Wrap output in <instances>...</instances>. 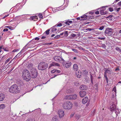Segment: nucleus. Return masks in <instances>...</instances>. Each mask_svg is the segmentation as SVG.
<instances>
[{
    "instance_id": "412c9836",
    "label": "nucleus",
    "mask_w": 121,
    "mask_h": 121,
    "mask_svg": "<svg viewBox=\"0 0 121 121\" xmlns=\"http://www.w3.org/2000/svg\"><path fill=\"white\" fill-rule=\"evenodd\" d=\"M77 96L76 94L73 95H71V100L75 99L77 98Z\"/></svg>"
},
{
    "instance_id": "f3484780",
    "label": "nucleus",
    "mask_w": 121,
    "mask_h": 121,
    "mask_svg": "<svg viewBox=\"0 0 121 121\" xmlns=\"http://www.w3.org/2000/svg\"><path fill=\"white\" fill-rule=\"evenodd\" d=\"M88 100V98L87 97H86L82 99V102L83 104H84L87 102Z\"/></svg>"
},
{
    "instance_id": "1a4fd4ad",
    "label": "nucleus",
    "mask_w": 121,
    "mask_h": 121,
    "mask_svg": "<svg viewBox=\"0 0 121 121\" xmlns=\"http://www.w3.org/2000/svg\"><path fill=\"white\" fill-rule=\"evenodd\" d=\"M58 114L60 118L62 117L64 115V112L62 110L60 109L58 111Z\"/></svg>"
},
{
    "instance_id": "a878e982",
    "label": "nucleus",
    "mask_w": 121,
    "mask_h": 121,
    "mask_svg": "<svg viewBox=\"0 0 121 121\" xmlns=\"http://www.w3.org/2000/svg\"><path fill=\"white\" fill-rule=\"evenodd\" d=\"M65 99H70L71 100V95L66 96L65 98Z\"/></svg>"
},
{
    "instance_id": "603ef678",
    "label": "nucleus",
    "mask_w": 121,
    "mask_h": 121,
    "mask_svg": "<svg viewBox=\"0 0 121 121\" xmlns=\"http://www.w3.org/2000/svg\"><path fill=\"white\" fill-rule=\"evenodd\" d=\"M8 29H7V28H5V29H3V31H4V32L7 31H8Z\"/></svg>"
},
{
    "instance_id": "6e6d98bb",
    "label": "nucleus",
    "mask_w": 121,
    "mask_h": 121,
    "mask_svg": "<svg viewBox=\"0 0 121 121\" xmlns=\"http://www.w3.org/2000/svg\"><path fill=\"white\" fill-rule=\"evenodd\" d=\"M3 49V46H0V52H1L2 51V49Z\"/></svg>"
},
{
    "instance_id": "a19ab883",
    "label": "nucleus",
    "mask_w": 121,
    "mask_h": 121,
    "mask_svg": "<svg viewBox=\"0 0 121 121\" xmlns=\"http://www.w3.org/2000/svg\"><path fill=\"white\" fill-rule=\"evenodd\" d=\"M26 121H35L34 119L30 118L28 119Z\"/></svg>"
},
{
    "instance_id": "4c0bfd02",
    "label": "nucleus",
    "mask_w": 121,
    "mask_h": 121,
    "mask_svg": "<svg viewBox=\"0 0 121 121\" xmlns=\"http://www.w3.org/2000/svg\"><path fill=\"white\" fill-rule=\"evenodd\" d=\"M76 35L75 34H74L73 33L71 35V36L73 37H75Z\"/></svg>"
},
{
    "instance_id": "4be33fe9",
    "label": "nucleus",
    "mask_w": 121,
    "mask_h": 121,
    "mask_svg": "<svg viewBox=\"0 0 121 121\" xmlns=\"http://www.w3.org/2000/svg\"><path fill=\"white\" fill-rule=\"evenodd\" d=\"M72 21H71L69 20H68L67 21L65 22V23L67 25H69L70 23H72Z\"/></svg>"
},
{
    "instance_id": "c03bdc74",
    "label": "nucleus",
    "mask_w": 121,
    "mask_h": 121,
    "mask_svg": "<svg viewBox=\"0 0 121 121\" xmlns=\"http://www.w3.org/2000/svg\"><path fill=\"white\" fill-rule=\"evenodd\" d=\"M104 27L103 26H101L99 28V29L100 30H102L104 29Z\"/></svg>"
},
{
    "instance_id": "338daca9",
    "label": "nucleus",
    "mask_w": 121,
    "mask_h": 121,
    "mask_svg": "<svg viewBox=\"0 0 121 121\" xmlns=\"http://www.w3.org/2000/svg\"><path fill=\"white\" fill-rule=\"evenodd\" d=\"M39 38L38 37H36L35 39V40H39Z\"/></svg>"
},
{
    "instance_id": "e2e57ef3",
    "label": "nucleus",
    "mask_w": 121,
    "mask_h": 121,
    "mask_svg": "<svg viewBox=\"0 0 121 121\" xmlns=\"http://www.w3.org/2000/svg\"><path fill=\"white\" fill-rule=\"evenodd\" d=\"M120 9H121V8H117L116 9L117 11L118 12V11H119L120 10Z\"/></svg>"
},
{
    "instance_id": "9d476101",
    "label": "nucleus",
    "mask_w": 121,
    "mask_h": 121,
    "mask_svg": "<svg viewBox=\"0 0 121 121\" xmlns=\"http://www.w3.org/2000/svg\"><path fill=\"white\" fill-rule=\"evenodd\" d=\"M86 93L84 91H81L79 92L80 95L81 97H83L86 95Z\"/></svg>"
},
{
    "instance_id": "774afa93",
    "label": "nucleus",
    "mask_w": 121,
    "mask_h": 121,
    "mask_svg": "<svg viewBox=\"0 0 121 121\" xmlns=\"http://www.w3.org/2000/svg\"><path fill=\"white\" fill-rule=\"evenodd\" d=\"M95 13L96 14H99V13L98 11H97L95 12Z\"/></svg>"
},
{
    "instance_id": "37998d69",
    "label": "nucleus",
    "mask_w": 121,
    "mask_h": 121,
    "mask_svg": "<svg viewBox=\"0 0 121 121\" xmlns=\"http://www.w3.org/2000/svg\"><path fill=\"white\" fill-rule=\"evenodd\" d=\"M105 72L106 73H108L109 72L110 70H108L107 69H106L105 70Z\"/></svg>"
},
{
    "instance_id": "cd10ccee",
    "label": "nucleus",
    "mask_w": 121,
    "mask_h": 121,
    "mask_svg": "<svg viewBox=\"0 0 121 121\" xmlns=\"http://www.w3.org/2000/svg\"><path fill=\"white\" fill-rule=\"evenodd\" d=\"M5 107L4 104H2L0 105V108L1 109H3L5 108Z\"/></svg>"
},
{
    "instance_id": "ddd939ff",
    "label": "nucleus",
    "mask_w": 121,
    "mask_h": 121,
    "mask_svg": "<svg viewBox=\"0 0 121 121\" xmlns=\"http://www.w3.org/2000/svg\"><path fill=\"white\" fill-rule=\"evenodd\" d=\"M116 108V107L115 104H112V105L110 106V110L112 111H114Z\"/></svg>"
},
{
    "instance_id": "423d86ee",
    "label": "nucleus",
    "mask_w": 121,
    "mask_h": 121,
    "mask_svg": "<svg viewBox=\"0 0 121 121\" xmlns=\"http://www.w3.org/2000/svg\"><path fill=\"white\" fill-rule=\"evenodd\" d=\"M62 65L64 67L68 68L71 66L72 63L69 61H64L62 63Z\"/></svg>"
},
{
    "instance_id": "39448f33",
    "label": "nucleus",
    "mask_w": 121,
    "mask_h": 121,
    "mask_svg": "<svg viewBox=\"0 0 121 121\" xmlns=\"http://www.w3.org/2000/svg\"><path fill=\"white\" fill-rule=\"evenodd\" d=\"M31 77L33 78H36L37 76V71L35 68H32L30 70Z\"/></svg>"
},
{
    "instance_id": "c85d7f7f",
    "label": "nucleus",
    "mask_w": 121,
    "mask_h": 121,
    "mask_svg": "<svg viewBox=\"0 0 121 121\" xmlns=\"http://www.w3.org/2000/svg\"><path fill=\"white\" fill-rule=\"evenodd\" d=\"M50 30V29H48L46 30L45 32L44 33V34H46L47 35H48L49 34V31Z\"/></svg>"
},
{
    "instance_id": "79ce46f5",
    "label": "nucleus",
    "mask_w": 121,
    "mask_h": 121,
    "mask_svg": "<svg viewBox=\"0 0 121 121\" xmlns=\"http://www.w3.org/2000/svg\"><path fill=\"white\" fill-rule=\"evenodd\" d=\"M39 16V17L40 18H41L43 19V16L42 14H39L38 15Z\"/></svg>"
},
{
    "instance_id": "bb28decb",
    "label": "nucleus",
    "mask_w": 121,
    "mask_h": 121,
    "mask_svg": "<svg viewBox=\"0 0 121 121\" xmlns=\"http://www.w3.org/2000/svg\"><path fill=\"white\" fill-rule=\"evenodd\" d=\"M100 14L102 15H104L106 14V13L104 12V10H101L100 11Z\"/></svg>"
},
{
    "instance_id": "4468645a",
    "label": "nucleus",
    "mask_w": 121,
    "mask_h": 121,
    "mask_svg": "<svg viewBox=\"0 0 121 121\" xmlns=\"http://www.w3.org/2000/svg\"><path fill=\"white\" fill-rule=\"evenodd\" d=\"M38 19V17L36 16H35L31 17L30 18L31 20H33L34 21H36Z\"/></svg>"
},
{
    "instance_id": "dca6fc26",
    "label": "nucleus",
    "mask_w": 121,
    "mask_h": 121,
    "mask_svg": "<svg viewBox=\"0 0 121 121\" xmlns=\"http://www.w3.org/2000/svg\"><path fill=\"white\" fill-rule=\"evenodd\" d=\"M56 27H57L55 25L50 28V29L51 30V31L52 32V33H53L56 30Z\"/></svg>"
},
{
    "instance_id": "473e14b6",
    "label": "nucleus",
    "mask_w": 121,
    "mask_h": 121,
    "mask_svg": "<svg viewBox=\"0 0 121 121\" xmlns=\"http://www.w3.org/2000/svg\"><path fill=\"white\" fill-rule=\"evenodd\" d=\"M74 85L75 86H78L79 84L78 82L77 81L75 82H74Z\"/></svg>"
},
{
    "instance_id": "2f4dec72",
    "label": "nucleus",
    "mask_w": 121,
    "mask_h": 121,
    "mask_svg": "<svg viewBox=\"0 0 121 121\" xmlns=\"http://www.w3.org/2000/svg\"><path fill=\"white\" fill-rule=\"evenodd\" d=\"M55 25V26H56V27H57V26L61 27L62 26V25L61 23H58L56 25Z\"/></svg>"
},
{
    "instance_id": "6e6552de",
    "label": "nucleus",
    "mask_w": 121,
    "mask_h": 121,
    "mask_svg": "<svg viewBox=\"0 0 121 121\" xmlns=\"http://www.w3.org/2000/svg\"><path fill=\"white\" fill-rule=\"evenodd\" d=\"M53 59L56 61L58 62H60L64 60V59L58 56H56L53 57Z\"/></svg>"
},
{
    "instance_id": "c756f323",
    "label": "nucleus",
    "mask_w": 121,
    "mask_h": 121,
    "mask_svg": "<svg viewBox=\"0 0 121 121\" xmlns=\"http://www.w3.org/2000/svg\"><path fill=\"white\" fill-rule=\"evenodd\" d=\"M12 58V57L8 58L7 60H5V64H7Z\"/></svg>"
},
{
    "instance_id": "bf43d9fd",
    "label": "nucleus",
    "mask_w": 121,
    "mask_h": 121,
    "mask_svg": "<svg viewBox=\"0 0 121 121\" xmlns=\"http://www.w3.org/2000/svg\"><path fill=\"white\" fill-rule=\"evenodd\" d=\"M72 50L74 52H77V50L76 49H72Z\"/></svg>"
},
{
    "instance_id": "5701e85b",
    "label": "nucleus",
    "mask_w": 121,
    "mask_h": 121,
    "mask_svg": "<svg viewBox=\"0 0 121 121\" xmlns=\"http://www.w3.org/2000/svg\"><path fill=\"white\" fill-rule=\"evenodd\" d=\"M60 66V65L59 64L56 63H53L52 64H51V66Z\"/></svg>"
},
{
    "instance_id": "58836bf2",
    "label": "nucleus",
    "mask_w": 121,
    "mask_h": 121,
    "mask_svg": "<svg viewBox=\"0 0 121 121\" xmlns=\"http://www.w3.org/2000/svg\"><path fill=\"white\" fill-rule=\"evenodd\" d=\"M19 49L14 50L12 51V52H16L17 51H19Z\"/></svg>"
},
{
    "instance_id": "f257e3e1",
    "label": "nucleus",
    "mask_w": 121,
    "mask_h": 121,
    "mask_svg": "<svg viewBox=\"0 0 121 121\" xmlns=\"http://www.w3.org/2000/svg\"><path fill=\"white\" fill-rule=\"evenodd\" d=\"M22 77L23 79L26 81H29L30 79V76L29 71L26 69L23 70L22 72Z\"/></svg>"
},
{
    "instance_id": "f03ea898",
    "label": "nucleus",
    "mask_w": 121,
    "mask_h": 121,
    "mask_svg": "<svg viewBox=\"0 0 121 121\" xmlns=\"http://www.w3.org/2000/svg\"><path fill=\"white\" fill-rule=\"evenodd\" d=\"M9 91L12 93H17L20 91L18 88V86L16 84H14L10 87L9 89Z\"/></svg>"
},
{
    "instance_id": "f8f14e48",
    "label": "nucleus",
    "mask_w": 121,
    "mask_h": 121,
    "mask_svg": "<svg viewBox=\"0 0 121 121\" xmlns=\"http://www.w3.org/2000/svg\"><path fill=\"white\" fill-rule=\"evenodd\" d=\"M5 98V95L2 93H0V101H3Z\"/></svg>"
},
{
    "instance_id": "7c9ffc66",
    "label": "nucleus",
    "mask_w": 121,
    "mask_h": 121,
    "mask_svg": "<svg viewBox=\"0 0 121 121\" xmlns=\"http://www.w3.org/2000/svg\"><path fill=\"white\" fill-rule=\"evenodd\" d=\"M67 93H70L72 92V91L71 89H68L67 90Z\"/></svg>"
},
{
    "instance_id": "a211bd4d",
    "label": "nucleus",
    "mask_w": 121,
    "mask_h": 121,
    "mask_svg": "<svg viewBox=\"0 0 121 121\" xmlns=\"http://www.w3.org/2000/svg\"><path fill=\"white\" fill-rule=\"evenodd\" d=\"M52 121H59L58 119L57 116H55L53 117Z\"/></svg>"
},
{
    "instance_id": "0eeeda50",
    "label": "nucleus",
    "mask_w": 121,
    "mask_h": 121,
    "mask_svg": "<svg viewBox=\"0 0 121 121\" xmlns=\"http://www.w3.org/2000/svg\"><path fill=\"white\" fill-rule=\"evenodd\" d=\"M113 29L112 28H107L105 31V33L108 35L110 36L113 34L112 31Z\"/></svg>"
},
{
    "instance_id": "393cba45",
    "label": "nucleus",
    "mask_w": 121,
    "mask_h": 121,
    "mask_svg": "<svg viewBox=\"0 0 121 121\" xmlns=\"http://www.w3.org/2000/svg\"><path fill=\"white\" fill-rule=\"evenodd\" d=\"M76 75L78 77L80 78L81 76V73L80 72H79V71H78L77 72H76Z\"/></svg>"
},
{
    "instance_id": "f704fd0d",
    "label": "nucleus",
    "mask_w": 121,
    "mask_h": 121,
    "mask_svg": "<svg viewBox=\"0 0 121 121\" xmlns=\"http://www.w3.org/2000/svg\"><path fill=\"white\" fill-rule=\"evenodd\" d=\"M68 31H65L64 32V35L65 36L67 37L68 36Z\"/></svg>"
},
{
    "instance_id": "0e129e2a",
    "label": "nucleus",
    "mask_w": 121,
    "mask_h": 121,
    "mask_svg": "<svg viewBox=\"0 0 121 121\" xmlns=\"http://www.w3.org/2000/svg\"><path fill=\"white\" fill-rule=\"evenodd\" d=\"M113 91H116V87H114L113 89Z\"/></svg>"
},
{
    "instance_id": "de8ad7c7",
    "label": "nucleus",
    "mask_w": 121,
    "mask_h": 121,
    "mask_svg": "<svg viewBox=\"0 0 121 121\" xmlns=\"http://www.w3.org/2000/svg\"><path fill=\"white\" fill-rule=\"evenodd\" d=\"M109 10L110 12H112L113 11V9L112 8H110L109 9Z\"/></svg>"
},
{
    "instance_id": "72a5a7b5",
    "label": "nucleus",
    "mask_w": 121,
    "mask_h": 121,
    "mask_svg": "<svg viewBox=\"0 0 121 121\" xmlns=\"http://www.w3.org/2000/svg\"><path fill=\"white\" fill-rule=\"evenodd\" d=\"M5 27H6L8 28L10 30H12L13 29V27H11L10 26H5Z\"/></svg>"
},
{
    "instance_id": "e433bc0d",
    "label": "nucleus",
    "mask_w": 121,
    "mask_h": 121,
    "mask_svg": "<svg viewBox=\"0 0 121 121\" xmlns=\"http://www.w3.org/2000/svg\"><path fill=\"white\" fill-rule=\"evenodd\" d=\"M76 117L77 118L79 119L80 117V116L79 114H76Z\"/></svg>"
},
{
    "instance_id": "aec40b11",
    "label": "nucleus",
    "mask_w": 121,
    "mask_h": 121,
    "mask_svg": "<svg viewBox=\"0 0 121 121\" xmlns=\"http://www.w3.org/2000/svg\"><path fill=\"white\" fill-rule=\"evenodd\" d=\"M28 48V47H27V45H26L20 51V52H24L25 51L27 50Z\"/></svg>"
},
{
    "instance_id": "13d9d810",
    "label": "nucleus",
    "mask_w": 121,
    "mask_h": 121,
    "mask_svg": "<svg viewBox=\"0 0 121 121\" xmlns=\"http://www.w3.org/2000/svg\"><path fill=\"white\" fill-rule=\"evenodd\" d=\"M102 47L104 48H105L106 47V46L105 44H102Z\"/></svg>"
},
{
    "instance_id": "5fc2aeb1",
    "label": "nucleus",
    "mask_w": 121,
    "mask_h": 121,
    "mask_svg": "<svg viewBox=\"0 0 121 121\" xmlns=\"http://www.w3.org/2000/svg\"><path fill=\"white\" fill-rule=\"evenodd\" d=\"M116 49L117 50L119 51H120V50H121V49H120V48L118 47L116 48Z\"/></svg>"
},
{
    "instance_id": "680f3d73",
    "label": "nucleus",
    "mask_w": 121,
    "mask_h": 121,
    "mask_svg": "<svg viewBox=\"0 0 121 121\" xmlns=\"http://www.w3.org/2000/svg\"><path fill=\"white\" fill-rule=\"evenodd\" d=\"M46 36H43L41 37V39H45L46 38Z\"/></svg>"
},
{
    "instance_id": "b1692460",
    "label": "nucleus",
    "mask_w": 121,
    "mask_h": 121,
    "mask_svg": "<svg viewBox=\"0 0 121 121\" xmlns=\"http://www.w3.org/2000/svg\"><path fill=\"white\" fill-rule=\"evenodd\" d=\"M87 16L86 15H83L81 17V18H83V19H81V21H82V20H86L87 19Z\"/></svg>"
},
{
    "instance_id": "8fccbe9b",
    "label": "nucleus",
    "mask_w": 121,
    "mask_h": 121,
    "mask_svg": "<svg viewBox=\"0 0 121 121\" xmlns=\"http://www.w3.org/2000/svg\"><path fill=\"white\" fill-rule=\"evenodd\" d=\"M3 49L4 51H8V49L7 48H3Z\"/></svg>"
},
{
    "instance_id": "9b49d317",
    "label": "nucleus",
    "mask_w": 121,
    "mask_h": 121,
    "mask_svg": "<svg viewBox=\"0 0 121 121\" xmlns=\"http://www.w3.org/2000/svg\"><path fill=\"white\" fill-rule=\"evenodd\" d=\"M73 69L74 71H77L78 70V67L77 64H74L73 66Z\"/></svg>"
},
{
    "instance_id": "052dcab7",
    "label": "nucleus",
    "mask_w": 121,
    "mask_h": 121,
    "mask_svg": "<svg viewBox=\"0 0 121 121\" xmlns=\"http://www.w3.org/2000/svg\"><path fill=\"white\" fill-rule=\"evenodd\" d=\"M112 17V15H110L108 16L107 17V18H111Z\"/></svg>"
},
{
    "instance_id": "20e7f679",
    "label": "nucleus",
    "mask_w": 121,
    "mask_h": 121,
    "mask_svg": "<svg viewBox=\"0 0 121 121\" xmlns=\"http://www.w3.org/2000/svg\"><path fill=\"white\" fill-rule=\"evenodd\" d=\"M48 65L44 62H42L39 63L38 66L39 69L43 70L45 69L48 67Z\"/></svg>"
},
{
    "instance_id": "09e8293b",
    "label": "nucleus",
    "mask_w": 121,
    "mask_h": 121,
    "mask_svg": "<svg viewBox=\"0 0 121 121\" xmlns=\"http://www.w3.org/2000/svg\"><path fill=\"white\" fill-rule=\"evenodd\" d=\"M56 69H53L51 71V72L52 73H56Z\"/></svg>"
},
{
    "instance_id": "2eb2a0df",
    "label": "nucleus",
    "mask_w": 121,
    "mask_h": 121,
    "mask_svg": "<svg viewBox=\"0 0 121 121\" xmlns=\"http://www.w3.org/2000/svg\"><path fill=\"white\" fill-rule=\"evenodd\" d=\"M87 88V87L85 85H81L80 87V89L81 90H86Z\"/></svg>"
},
{
    "instance_id": "3c124183",
    "label": "nucleus",
    "mask_w": 121,
    "mask_h": 121,
    "mask_svg": "<svg viewBox=\"0 0 121 121\" xmlns=\"http://www.w3.org/2000/svg\"><path fill=\"white\" fill-rule=\"evenodd\" d=\"M105 78V79L107 83H108V79L107 77H106Z\"/></svg>"
},
{
    "instance_id": "a18cd8bd",
    "label": "nucleus",
    "mask_w": 121,
    "mask_h": 121,
    "mask_svg": "<svg viewBox=\"0 0 121 121\" xmlns=\"http://www.w3.org/2000/svg\"><path fill=\"white\" fill-rule=\"evenodd\" d=\"M60 36V35H58L55 37L54 38L56 39H57Z\"/></svg>"
},
{
    "instance_id": "69168bd1",
    "label": "nucleus",
    "mask_w": 121,
    "mask_h": 121,
    "mask_svg": "<svg viewBox=\"0 0 121 121\" xmlns=\"http://www.w3.org/2000/svg\"><path fill=\"white\" fill-rule=\"evenodd\" d=\"M117 4L119 5V6H121V1L119 2Z\"/></svg>"
},
{
    "instance_id": "c9c22d12",
    "label": "nucleus",
    "mask_w": 121,
    "mask_h": 121,
    "mask_svg": "<svg viewBox=\"0 0 121 121\" xmlns=\"http://www.w3.org/2000/svg\"><path fill=\"white\" fill-rule=\"evenodd\" d=\"M91 83H93V77L91 75Z\"/></svg>"
},
{
    "instance_id": "6ab92c4d",
    "label": "nucleus",
    "mask_w": 121,
    "mask_h": 121,
    "mask_svg": "<svg viewBox=\"0 0 121 121\" xmlns=\"http://www.w3.org/2000/svg\"><path fill=\"white\" fill-rule=\"evenodd\" d=\"M20 20V16H18L15 17L13 20V21H19Z\"/></svg>"
},
{
    "instance_id": "7ed1b4c3",
    "label": "nucleus",
    "mask_w": 121,
    "mask_h": 121,
    "mask_svg": "<svg viewBox=\"0 0 121 121\" xmlns=\"http://www.w3.org/2000/svg\"><path fill=\"white\" fill-rule=\"evenodd\" d=\"M72 103L69 101H67L63 103L62 106L64 109H70L72 108Z\"/></svg>"
},
{
    "instance_id": "864d4df0",
    "label": "nucleus",
    "mask_w": 121,
    "mask_h": 121,
    "mask_svg": "<svg viewBox=\"0 0 121 121\" xmlns=\"http://www.w3.org/2000/svg\"><path fill=\"white\" fill-rule=\"evenodd\" d=\"M56 73H60V70H58L57 69H56Z\"/></svg>"
},
{
    "instance_id": "49530a36",
    "label": "nucleus",
    "mask_w": 121,
    "mask_h": 121,
    "mask_svg": "<svg viewBox=\"0 0 121 121\" xmlns=\"http://www.w3.org/2000/svg\"><path fill=\"white\" fill-rule=\"evenodd\" d=\"M98 39H99L101 40H104L105 39V38L104 37H98Z\"/></svg>"
},
{
    "instance_id": "4d7b16f0",
    "label": "nucleus",
    "mask_w": 121,
    "mask_h": 121,
    "mask_svg": "<svg viewBox=\"0 0 121 121\" xmlns=\"http://www.w3.org/2000/svg\"><path fill=\"white\" fill-rule=\"evenodd\" d=\"M9 14H7V15H5V16H4L2 18V19H4L5 18H6V17H7V16H9Z\"/></svg>"
},
{
    "instance_id": "ea45409f",
    "label": "nucleus",
    "mask_w": 121,
    "mask_h": 121,
    "mask_svg": "<svg viewBox=\"0 0 121 121\" xmlns=\"http://www.w3.org/2000/svg\"><path fill=\"white\" fill-rule=\"evenodd\" d=\"M93 30V29L91 28H88L86 29V30H89V31Z\"/></svg>"
}]
</instances>
